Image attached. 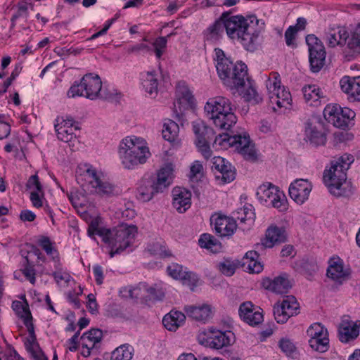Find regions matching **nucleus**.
I'll use <instances>...</instances> for the list:
<instances>
[{
    "mask_svg": "<svg viewBox=\"0 0 360 360\" xmlns=\"http://www.w3.org/2000/svg\"><path fill=\"white\" fill-rule=\"evenodd\" d=\"M217 72L223 83L233 92L238 94L245 98L248 90L245 88V81L248 79V66L241 60L233 63L231 58L225 52L215 48L213 53Z\"/></svg>",
    "mask_w": 360,
    "mask_h": 360,
    "instance_id": "nucleus-1",
    "label": "nucleus"
},
{
    "mask_svg": "<svg viewBox=\"0 0 360 360\" xmlns=\"http://www.w3.org/2000/svg\"><path fill=\"white\" fill-rule=\"evenodd\" d=\"M87 233L94 239L95 235L99 236L108 245L110 257H113L130 247L137 233V228L134 225L122 224L111 230L100 226L98 219H96L89 224Z\"/></svg>",
    "mask_w": 360,
    "mask_h": 360,
    "instance_id": "nucleus-2",
    "label": "nucleus"
},
{
    "mask_svg": "<svg viewBox=\"0 0 360 360\" xmlns=\"http://www.w3.org/2000/svg\"><path fill=\"white\" fill-rule=\"evenodd\" d=\"M354 157L349 154H344L331 162L329 168H326L323 172V182L330 193L335 196L345 194L347 174Z\"/></svg>",
    "mask_w": 360,
    "mask_h": 360,
    "instance_id": "nucleus-3",
    "label": "nucleus"
},
{
    "mask_svg": "<svg viewBox=\"0 0 360 360\" xmlns=\"http://www.w3.org/2000/svg\"><path fill=\"white\" fill-rule=\"evenodd\" d=\"M206 117L218 128L228 131L236 123L229 99L222 96L210 98L204 106Z\"/></svg>",
    "mask_w": 360,
    "mask_h": 360,
    "instance_id": "nucleus-4",
    "label": "nucleus"
},
{
    "mask_svg": "<svg viewBox=\"0 0 360 360\" xmlns=\"http://www.w3.org/2000/svg\"><path fill=\"white\" fill-rule=\"evenodd\" d=\"M269 101L273 110L278 113L285 112L292 106V97L290 91L281 85L280 75L272 72L266 82Z\"/></svg>",
    "mask_w": 360,
    "mask_h": 360,
    "instance_id": "nucleus-5",
    "label": "nucleus"
},
{
    "mask_svg": "<svg viewBox=\"0 0 360 360\" xmlns=\"http://www.w3.org/2000/svg\"><path fill=\"white\" fill-rule=\"evenodd\" d=\"M68 96H85L91 100L109 98V96L102 90V82L99 76L92 73L85 75L79 84L75 83L72 85L68 91Z\"/></svg>",
    "mask_w": 360,
    "mask_h": 360,
    "instance_id": "nucleus-6",
    "label": "nucleus"
},
{
    "mask_svg": "<svg viewBox=\"0 0 360 360\" xmlns=\"http://www.w3.org/2000/svg\"><path fill=\"white\" fill-rule=\"evenodd\" d=\"M255 194L258 201L264 206L274 207L281 212L288 210V202L285 193L272 183L266 182L259 186Z\"/></svg>",
    "mask_w": 360,
    "mask_h": 360,
    "instance_id": "nucleus-7",
    "label": "nucleus"
},
{
    "mask_svg": "<svg viewBox=\"0 0 360 360\" xmlns=\"http://www.w3.org/2000/svg\"><path fill=\"white\" fill-rule=\"evenodd\" d=\"M222 20L224 21L225 32L229 39L242 44L248 50V20L241 15H231L224 12Z\"/></svg>",
    "mask_w": 360,
    "mask_h": 360,
    "instance_id": "nucleus-8",
    "label": "nucleus"
},
{
    "mask_svg": "<svg viewBox=\"0 0 360 360\" xmlns=\"http://www.w3.org/2000/svg\"><path fill=\"white\" fill-rule=\"evenodd\" d=\"M325 120L337 128L345 129L355 117V112L348 108H342L336 103L328 104L323 110Z\"/></svg>",
    "mask_w": 360,
    "mask_h": 360,
    "instance_id": "nucleus-9",
    "label": "nucleus"
},
{
    "mask_svg": "<svg viewBox=\"0 0 360 360\" xmlns=\"http://www.w3.org/2000/svg\"><path fill=\"white\" fill-rule=\"evenodd\" d=\"M233 339V333L231 331H222L213 327L209 328L198 336L201 344H206L216 349L229 346Z\"/></svg>",
    "mask_w": 360,
    "mask_h": 360,
    "instance_id": "nucleus-10",
    "label": "nucleus"
},
{
    "mask_svg": "<svg viewBox=\"0 0 360 360\" xmlns=\"http://www.w3.org/2000/svg\"><path fill=\"white\" fill-rule=\"evenodd\" d=\"M84 168H87L84 174L85 179L94 188L96 193L106 196L116 195L119 193L117 188L102 179V173L98 172L96 168L91 165H86Z\"/></svg>",
    "mask_w": 360,
    "mask_h": 360,
    "instance_id": "nucleus-11",
    "label": "nucleus"
},
{
    "mask_svg": "<svg viewBox=\"0 0 360 360\" xmlns=\"http://www.w3.org/2000/svg\"><path fill=\"white\" fill-rule=\"evenodd\" d=\"M306 43L309 49L311 70L314 72H318L323 66L326 59L324 46L314 34H308L306 37Z\"/></svg>",
    "mask_w": 360,
    "mask_h": 360,
    "instance_id": "nucleus-12",
    "label": "nucleus"
},
{
    "mask_svg": "<svg viewBox=\"0 0 360 360\" xmlns=\"http://www.w3.org/2000/svg\"><path fill=\"white\" fill-rule=\"evenodd\" d=\"M300 305L296 298L292 295L283 297L281 302L274 306V315L278 323H285L289 318L299 314Z\"/></svg>",
    "mask_w": 360,
    "mask_h": 360,
    "instance_id": "nucleus-13",
    "label": "nucleus"
},
{
    "mask_svg": "<svg viewBox=\"0 0 360 360\" xmlns=\"http://www.w3.org/2000/svg\"><path fill=\"white\" fill-rule=\"evenodd\" d=\"M54 127L59 140L65 143H75L77 141L75 131L79 130V127L72 117L68 116L65 118L58 117ZM74 145L72 143V146Z\"/></svg>",
    "mask_w": 360,
    "mask_h": 360,
    "instance_id": "nucleus-14",
    "label": "nucleus"
},
{
    "mask_svg": "<svg viewBox=\"0 0 360 360\" xmlns=\"http://www.w3.org/2000/svg\"><path fill=\"white\" fill-rule=\"evenodd\" d=\"M211 225L214 226L215 232L221 237H230L236 231L237 224L233 217L221 214H214L210 217Z\"/></svg>",
    "mask_w": 360,
    "mask_h": 360,
    "instance_id": "nucleus-15",
    "label": "nucleus"
},
{
    "mask_svg": "<svg viewBox=\"0 0 360 360\" xmlns=\"http://www.w3.org/2000/svg\"><path fill=\"white\" fill-rule=\"evenodd\" d=\"M212 169L214 172L216 179L222 184L230 183L235 179V169L225 158L215 156L212 159Z\"/></svg>",
    "mask_w": 360,
    "mask_h": 360,
    "instance_id": "nucleus-16",
    "label": "nucleus"
},
{
    "mask_svg": "<svg viewBox=\"0 0 360 360\" xmlns=\"http://www.w3.org/2000/svg\"><path fill=\"white\" fill-rule=\"evenodd\" d=\"M312 187L307 179H296L289 186V195L297 204L302 205L309 199Z\"/></svg>",
    "mask_w": 360,
    "mask_h": 360,
    "instance_id": "nucleus-17",
    "label": "nucleus"
},
{
    "mask_svg": "<svg viewBox=\"0 0 360 360\" xmlns=\"http://www.w3.org/2000/svg\"><path fill=\"white\" fill-rule=\"evenodd\" d=\"M214 143L221 147L228 146L235 148V150L245 158L248 155V138L244 136H230L228 134H219L215 137Z\"/></svg>",
    "mask_w": 360,
    "mask_h": 360,
    "instance_id": "nucleus-18",
    "label": "nucleus"
},
{
    "mask_svg": "<svg viewBox=\"0 0 360 360\" xmlns=\"http://www.w3.org/2000/svg\"><path fill=\"white\" fill-rule=\"evenodd\" d=\"M264 28L263 20L258 19L255 15H249V51L256 50L261 45Z\"/></svg>",
    "mask_w": 360,
    "mask_h": 360,
    "instance_id": "nucleus-19",
    "label": "nucleus"
},
{
    "mask_svg": "<svg viewBox=\"0 0 360 360\" xmlns=\"http://www.w3.org/2000/svg\"><path fill=\"white\" fill-rule=\"evenodd\" d=\"M360 321H352L345 316L338 327V337L341 342L347 343L355 340L359 335Z\"/></svg>",
    "mask_w": 360,
    "mask_h": 360,
    "instance_id": "nucleus-20",
    "label": "nucleus"
},
{
    "mask_svg": "<svg viewBox=\"0 0 360 360\" xmlns=\"http://www.w3.org/2000/svg\"><path fill=\"white\" fill-rule=\"evenodd\" d=\"M323 38L330 47L342 46L349 39V32L345 27L333 26L325 30Z\"/></svg>",
    "mask_w": 360,
    "mask_h": 360,
    "instance_id": "nucleus-21",
    "label": "nucleus"
},
{
    "mask_svg": "<svg viewBox=\"0 0 360 360\" xmlns=\"http://www.w3.org/2000/svg\"><path fill=\"white\" fill-rule=\"evenodd\" d=\"M263 288L276 294L287 293L292 285L288 278V275L283 273L274 279L265 278L262 280Z\"/></svg>",
    "mask_w": 360,
    "mask_h": 360,
    "instance_id": "nucleus-22",
    "label": "nucleus"
},
{
    "mask_svg": "<svg viewBox=\"0 0 360 360\" xmlns=\"http://www.w3.org/2000/svg\"><path fill=\"white\" fill-rule=\"evenodd\" d=\"M286 240V232L284 227H279L271 224L265 231L264 237L262 239V245L266 248H271Z\"/></svg>",
    "mask_w": 360,
    "mask_h": 360,
    "instance_id": "nucleus-23",
    "label": "nucleus"
},
{
    "mask_svg": "<svg viewBox=\"0 0 360 360\" xmlns=\"http://www.w3.org/2000/svg\"><path fill=\"white\" fill-rule=\"evenodd\" d=\"M350 275L349 269L344 266L343 261L339 257L332 258L329 261L327 276L333 281L342 284L347 281Z\"/></svg>",
    "mask_w": 360,
    "mask_h": 360,
    "instance_id": "nucleus-24",
    "label": "nucleus"
},
{
    "mask_svg": "<svg viewBox=\"0 0 360 360\" xmlns=\"http://www.w3.org/2000/svg\"><path fill=\"white\" fill-rule=\"evenodd\" d=\"M193 95L184 83H179L176 89V99L174 103L175 112L179 115L191 105Z\"/></svg>",
    "mask_w": 360,
    "mask_h": 360,
    "instance_id": "nucleus-25",
    "label": "nucleus"
},
{
    "mask_svg": "<svg viewBox=\"0 0 360 360\" xmlns=\"http://www.w3.org/2000/svg\"><path fill=\"white\" fill-rule=\"evenodd\" d=\"M191 205V193L181 187L172 190V205L179 213L185 212Z\"/></svg>",
    "mask_w": 360,
    "mask_h": 360,
    "instance_id": "nucleus-26",
    "label": "nucleus"
},
{
    "mask_svg": "<svg viewBox=\"0 0 360 360\" xmlns=\"http://www.w3.org/2000/svg\"><path fill=\"white\" fill-rule=\"evenodd\" d=\"M146 144L143 139L135 136H129L124 138L120 143L118 155L120 159H124L127 162L129 153L139 150L143 145Z\"/></svg>",
    "mask_w": 360,
    "mask_h": 360,
    "instance_id": "nucleus-27",
    "label": "nucleus"
},
{
    "mask_svg": "<svg viewBox=\"0 0 360 360\" xmlns=\"http://www.w3.org/2000/svg\"><path fill=\"white\" fill-rule=\"evenodd\" d=\"M340 86L349 99L360 101V76H344L340 81Z\"/></svg>",
    "mask_w": 360,
    "mask_h": 360,
    "instance_id": "nucleus-28",
    "label": "nucleus"
},
{
    "mask_svg": "<svg viewBox=\"0 0 360 360\" xmlns=\"http://www.w3.org/2000/svg\"><path fill=\"white\" fill-rule=\"evenodd\" d=\"M302 92L305 103L309 105L317 107L326 101L324 92L316 84L304 85Z\"/></svg>",
    "mask_w": 360,
    "mask_h": 360,
    "instance_id": "nucleus-29",
    "label": "nucleus"
},
{
    "mask_svg": "<svg viewBox=\"0 0 360 360\" xmlns=\"http://www.w3.org/2000/svg\"><path fill=\"white\" fill-rule=\"evenodd\" d=\"M150 155V153L149 152V149L146 146V144H145L139 150H133V152L129 153V157L127 158V162L124 160V159L120 160L121 161L122 165L124 169H134L139 165L145 163L147 159L149 158Z\"/></svg>",
    "mask_w": 360,
    "mask_h": 360,
    "instance_id": "nucleus-30",
    "label": "nucleus"
},
{
    "mask_svg": "<svg viewBox=\"0 0 360 360\" xmlns=\"http://www.w3.org/2000/svg\"><path fill=\"white\" fill-rule=\"evenodd\" d=\"M305 140L315 146L324 145L326 136L320 123H307L304 130Z\"/></svg>",
    "mask_w": 360,
    "mask_h": 360,
    "instance_id": "nucleus-31",
    "label": "nucleus"
},
{
    "mask_svg": "<svg viewBox=\"0 0 360 360\" xmlns=\"http://www.w3.org/2000/svg\"><path fill=\"white\" fill-rule=\"evenodd\" d=\"M173 172V165L170 163L167 164L160 169L155 178L150 179L160 193H162L172 183Z\"/></svg>",
    "mask_w": 360,
    "mask_h": 360,
    "instance_id": "nucleus-32",
    "label": "nucleus"
},
{
    "mask_svg": "<svg viewBox=\"0 0 360 360\" xmlns=\"http://www.w3.org/2000/svg\"><path fill=\"white\" fill-rule=\"evenodd\" d=\"M184 311L188 317L196 321L206 322L212 316V307L207 304H202L198 306L186 305Z\"/></svg>",
    "mask_w": 360,
    "mask_h": 360,
    "instance_id": "nucleus-33",
    "label": "nucleus"
},
{
    "mask_svg": "<svg viewBox=\"0 0 360 360\" xmlns=\"http://www.w3.org/2000/svg\"><path fill=\"white\" fill-rule=\"evenodd\" d=\"M141 86L151 98H155L158 93V74L155 71H148L141 75Z\"/></svg>",
    "mask_w": 360,
    "mask_h": 360,
    "instance_id": "nucleus-34",
    "label": "nucleus"
},
{
    "mask_svg": "<svg viewBox=\"0 0 360 360\" xmlns=\"http://www.w3.org/2000/svg\"><path fill=\"white\" fill-rule=\"evenodd\" d=\"M224 21L222 20V15L214 24L208 27L204 31L205 41L210 43H216L223 37L225 31Z\"/></svg>",
    "mask_w": 360,
    "mask_h": 360,
    "instance_id": "nucleus-35",
    "label": "nucleus"
},
{
    "mask_svg": "<svg viewBox=\"0 0 360 360\" xmlns=\"http://www.w3.org/2000/svg\"><path fill=\"white\" fill-rule=\"evenodd\" d=\"M159 193L160 192L150 179H142L137 189V198L141 201L148 202Z\"/></svg>",
    "mask_w": 360,
    "mask_h": 360,
    "instance_id": "nucleus-36",
    "label": "nucleus"
},
{
    "mask_svg": "<svg viewBox=\"0 0 360 360\" xmlns=\"http://www.w3.org/2000/svg\"><path fill=\"white\" fill-rule=\"evenodd\" d=\"M193 131L195 136V142L198 141H211L214 136V130L206 125L205 122L197 120L192 122Z\"/></svg>",
    "mask_w": 360,
    "mask_h": 360,
    "instance_id": "nucleus-37",
    "label": "nucleus"
},
{
    "mask_svg": "<svg viewBox=\"0 0 360 360\" xmlns=\"http://www.w3.org/2000/svg\"><path fill=\"white\" fill-rule=\"evenodd\" d=\"M55 271L52 273L55 281L60 287H68L75 284V280L70 274L61 266L59 260H55Z\"/></svg>",
    "mask_w": 360,
    "mask_h": 360,
    "instance_id": "nucleus-38",
    "label": "nucleus"
},
{
    "mask_svg": "<svg viewBox=\"0 0 360 360\" xmlns=\"http://www.w3.org/2000/svg\"><path fill=\"white\" fill-rule=\"evenodd\" d=\"M244 265L245 263H242L238 259L224 258L216 264L215 267L221 274L226 276H231L235 274L237 269Z\"/></svg>",
    "mask_w": 360,
    "mask_h": 360,
    "instance_id": "nucleus-39",
    "label": "nucleus"
},
{
    "mask_svg": "<svg viewBox=\"0 0 360 360\" xmlns=\"http://www.w3.org/2000/svg\"><path fill=\"white\" fill-rule=\"evenodd\" d=\"M186 319V315L179 311H171L166 314L163 319L162 323L168 330H176L181 326Z\"/></svg>",
    "mask_w": 360,
    "mask_h": 360,
    "instance_id": "nucleus-40",
    "label": "nucleus"
},
{
    "mask_svg": "<svg viewBox=\"0 0 360 360\" xmlns=\"http://www.w3.org/2000/svg\"><path fill=\"white\" fill-rule=\"evenodd\" d=\"M12 309L16 314L23 320L25 326L27 323H32V317L26 301H25L24 303L20 301H13L12 303Z\"/></svg>",
    "mask_w": 360,
    "mask_h": 360,
    "instance_id": "nucleus-41",
    "label": "nucleus"
},
{
    "mask_svg": "<svg viewBox=\"0 0 360 360\" xmlns=\"http://www.w3.org/2000/svg\"><path fill=\"white\" fill-rule=\"evenodd\" d=\"M198 243L201 248L210 250L212 252H219L221 249V245L218 240L209 233L202 234Z\"/></svg>",
    "mask_w": 360,
    "mask_h": 360,
    "instance_id": "nucleus-42",
    "label": "nucleus"
},
{
    "mask_svg": "<svg viewBox=\"0 0 360 360\" xmlns=\"http://www.w3.org/2000/svg\"><path fill=\"white\" fill-rule=\"evenodd\" d=\"M102 335L101 330L91 329L82 335V345L84 347H94L95 345L101 341Z\"/></svg>",
    "mask_w": 360,
    "mask_h": 360,
    "instance_id": "nucleus-43",
    "label": "nucleus"
},
{
    "mask_svg": "<svg viewBox=\"0 0 360 360\" xmlns=\"http://www.w3.org/2000/svg\"><path fill=\"white\" fill-rule=\"evenodd\" d=\"M134 355V348L128 344L122 345L112 353V360H131Z\"/></svg>",
    "mask_w": 360,
    "mask_h": 360,
    "instance_id": "nucleus-44",
    "label": "nucleus"
},
{
    "mask_svg": "<svg viewBox=\"0 0 360 360\" xmlns=\"http://www.w3.org/2000/svg\"><path fill=\"white\" fill-rule=\"evenodd\" d=\"M179 131V125L172 120H167L164 123L162 129V137L164 139L172 142L175 140Z\"/></svg>",
    "mask_w": 360,
    "mask_h": 360,
    "instance_id": "nucleus-45",
    "label": "nucleus"
},
{
    "mask_svg": "<svg viewBox=\"0 0 360 360\" xmlns=\"http://www.w3.org/2000/svg\"><path fill=\"white\" fill-rule=\"evenodd\" d=\"M264 321L263 310L249 302V326H257Z\"/></svg>",
    "mask_w": 360,
    "mask_h": 360,
    "instance_id": "nucleus-46",
    "label": "nucleus"
},
{
    "mask_svg": "<svg viewBox=\"0 0 360 360\" xmlns=\"http://www.w3.org/2000/svg\"><path fill=\"white\" fill-rule=\"evenodd\" d=\"M26 328L29 333V336L27 338L25 342V347L32 354H37L39 352V347L38 343L37 342L34 325L32 323H27Z\"/></svg>",
    "mask_w": 360,
    "mask_h": 360,
    "instance_id": "nucleus-47",
    "label": "nucleus"
},
{
    "mask_svg": "<svg viewBox=\"0 0 360 360\" xmlns=\"http://www.w3.org/2000/svg\"><path fill=\"white\" fill-rule=\"evenodd\" d=\"M264 269V264L256 251H249V274H259Z\"/></svg>",
    "mask_w": 360,
    "mask_h": 360,
    "instance_id": "nucleus-48",
    "label": "nucleus"
},
{
    "mask_svg": "<svg viewBox=\"0 0 360 360\" xmlns=\"http://www.w3.org/2000/svg\"><path fill=\"white\" fill-rule=\"evenodd\" d=\"M347 47L352 54L360 53V22L356 25L349 39Z\"/></svg>",
    "mask_w": 360,
    "mask_h": 360,
    "instance_id": "nucleus-49",
    "label": "nucleus"
},
{
    "mask_svg": "<svg viewBox=\"0 0 360 360\" xmlns=\"http://www.w3.org/2000/svg\"><path fill=\"white\" fill-rule=\"evenodd\" d=\"M167 272L174 279L187 280L191 278V272L186 271V268L178 264H172L167 267Z\"/></svg>",
    "mask_w": 360,
    "mask_h": 360,
    "instance_id": "nucleus-50",
    "label": "nucleus"
},
{
    "mask_svg": "<svg viewBox=\"0 0 360 360\" xmlns=\"http://www.w3.org/2000/svg\"><path fill=\"white\" fill-rule=\"evenodd\" d=\"M309 345L314 351L321 353L326 352L329 348L328 335L314 339H309Z\"/></svg>",
    "mask_w": 360,
    "mask_h": 360,
    "instance_id": "nucleus-51",
    "label": "nucleus"
},
{
    "mask_svg": "<svg viewBox=\"0 0 360 360\" xmlns=\"http://www.w3.org/2000/svg\"><path fill=\"white\" fill-rule=\"evenodd\" d=\"M279 347L288 356L295 358L297 356V350L295 344L288 338H282L279 341Z\"/></svg>",
    "mask_w": 360,
    "mask_h": 360,
    "instance_id": "nucleus-52",
    "label": "nucleus"
},
{
    "mask_svg": "<svg viewBox=\"0 0 360 360\" xmlns=\"http://www.w3.org/2000/svg\"><path fill=\"white\" fill-rule=\"evenodd\" d=\"M174 32H172L166 37H158L155 41L153 43V46L154 48L155 56L158 58H160L162 56L165 49H166L167 39L171 36L174 35Z\"/></svg>",
    "mask_w": 360,
    "mask_h": 360,
    "instance_id": "nucleus-53",
    "label": "nucleus"
},
{
    "mask_svg": "<svg viewBox=\"0 0 360 360\" xmlns=\"http://www.w3.org/2000/svg\"><path fill=\"white\" fill-rule=\"evenodd\" d=\"M39 244L42 248V249L46 252L47 255H49L52 259L54 263L55 260H59L58 252L53 248L49 238H42L41 239H40Z\"/></svg>",
    "mask_w": 360,
    "mask_h": 360,
    "instance_id": "nucleus-54",
    "label": "nucleus"
},
{
    "mask_svg": "<svg viewBox=\"0 0 360 360\" xmlns=\"http://www.w3.org/2000/svg\"><path fill=\"white\" fill-rule=\"evenodd\" d=\"M307 333L309 339H314L328 335L327 329L319 323H315L311 325L307 329Z\"/></svg>",
    "mask_w": 360,
    "mask_h": 360,
    "instance_id": "nucleus-55",
    "label": "nucleus"
},
{
    "mask_svg": "<svg viewBox=\"0 0 360 360\" xmlns=\"http://www.w3.org/2000/svg\"><path fill=\"white\" fill-rule=\"evenodd\" d=\"M262 96L259 92L255 82L249 79V104H259L262 103Z\"/></svg>",
    "mask_w": 360,
    "mask_h": 360,
    "instance_id": "nucleus-56",
    "label": "nucleus"
},
{
    "mask_svg": "<svg viewBox=\"0 0 360 360\" xmlns=\"http://www.w3.org/2000/svg\"><path fill=\"white\" fill-rule=\"evenodd\" d=\"M145 291L148 293V297L150 300H160L165 296L163 290L155 285L153 286H148L143 285Z\"/></svg>",
    "mask_w": 360,
    "mask_h": 360,
    "instance_id": "nucleus-57",
    "label": "nucleus"
},
{
    "mask_svg": "<svg viewBox=\"0 0 360 360\" xmlns=\"http://www.w3.org/2000/svg\"><path fill=\"white\" fill-rule=\"evenodd\" d=\"M26 187L30 193H43L42 185L37 174L32 175L27 180Z\"/></svg>",
    "mask_w": 360,
    "mask_h": 360,
    "instance_id": "nucleus-58",
    "label": "nucleus"
},
{
    "mask_svg": "<svg viewBox=\"0 0 360 360\" xmlns=\"http://www.w3.org/2000/svg\"><path fill=\"white\" fill-rule=\"evenodd\" d=\"M28 13V4L26 1H20L17 5V11L11 18V22L14 25L15 22L21 17H26Z\"/></svg>",
    "mask_w": 360,
    "mask_h": 360,
    "instance_id": "nucleus-59",
    "label": "nucleus"
},
{
    "mask_svg": "<svg viewBox=\"0 0 360 360\" xmlns=\"http://www.w3.org/2000/svg\"><path fill=\"white\" fill-rule=\"evenodd\" d=\"M0 360H24L13 348L0 347Z\"/></svg>",
    "mask_w": 360,
    "mask_h": 360,
    "instance_id": "nucleus-60",
    "label": "nucleus"
},
{
    "mask_svg": "<svg viewBox=\"0 0 360 360\" xmlns=\"http://www.w3.org/2000/svg\"><path fill=\"white\" fill-rule=\"evenodd\" d=\"M210 141H198L195 142L198 151L205 159L210 158L212 155V150L209 144Z\"/></svg>",
    "mask_w": 360,
    "mask_h": 360,
    "instance_id": "nucleus-61",
    "label": "nucleus"
},
{
    "mask_svg": "<svg viewBox=\"0 0 360 360\" xmlns=\"http://www.w3.org/2000/svg\"><path fill=\"white\" fill-rule=\"evenodd\" d=\"M273 323H267L262 327V329L257 333V339L260 342L265 341L274 333Z\"/></svg>",
    "mask_w": 360,
    "mask_h": 360,
    "instance_id": "nucleus-62",
    "label": "nucleus"
},
{
    "mask_svg": "<svg viewBox=\"0 0 360 360\" xmlns=\"http://www.w3.org/2000/svg\"><path fill=\"white\" fill-rule=\"evenodd\" d=\"M273 122L270 120H262L258 124V129L263 134H271L274 131Z\"/></svg>",
    "mask_w": 360,
    "mask_h": 360,
    "instance_id": "nucleus-63",
    "label": "nucleus"
},
{
    "mask_svg": "<svg viewBox=\"0 0 360 360\" xmlns=\"http://www.w3.org/2000/svg\"><path fill=\"white\" fill-rule=\"evenodd\" d=\"M203 173V166L202 163L198 161H194L190 167V177L191 179L198 178Z\"/></svg>",
    "mask_w": 360,
    "mask_h": 360,
    "instance_id": "nucleus-64",
    "label": "nucleus"
}]
</instances>
